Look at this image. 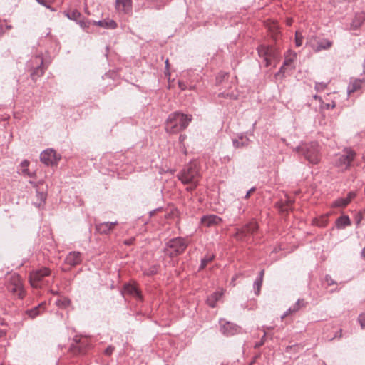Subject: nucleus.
Segmentation results:
<instances>
[{
    "label": "nucleus",
    "instance_id": "f257e3e1",
    "mask_svg": "<svg viewBox=\"0 0 365 365\" xmlns=\"http://www.w3.org/2000/svg\"><path fill=\"white\" fill-rule=\"evenodd\" d=\"M192 120V115L180 111L171 113L166 120L165 129L168 133H178L186 129Z\"/></svg>",
    "mask_w": 365,
    "mask_h": 365
},
{
    "label": "nucleus",
    "instance_id": "f03ea898",
    "mask_svg": "<svg viewBox=\"0 0 365 365\" xmlns=\"http://www.w3.org/2000/svg\"><path fill=\"white\" fill-rule=\"evenodd\" d=\"M178 178L182 183L189 185L187 187V190H194L197 187L200 178V173L197 163L190 162L178 174Z\"/></svg>",
    "mask_w": 365,
    "mask_h": 365
},
{
    "label": "nucleus",
    "instance_id": "7ed1b4c3",
    "mask_svg": "<svg viewBox=\"0 0 365 365\" xmlns=\"http://www.w3.org/2000/svg\"><path fill=\"white\" fill-rule=\"evenodd\" d=\"M294 150L302 155L310 163L317 164L319 162V144L317 142L302 143Z\"/></svg>",
    "mask_w": 365,
    "mask_h": 365
},
{
    "label": "nucleus",
    "instance_id": "20e7f679",
    "mask_svg": "<svg viewBox=\"0 0 365 365\" xmlns=\"http://www.w3.org/2000/svg\"><path fill=\"white\" fill-rule=\"evenodd\" d=\"M188 246L185 238L177 237L169 240L164 247V252L173 258L182 254Z\"/></svg>",
    "mask_w": 365,
    "mask_h": 365
},
{
    "label": "nucleus",
    "instance_id": "39448f33",
    "mask_svg": "<svg viewBox=\"0 0 365 365\" xmlns=\"http://www.w3.org/2000/svg\"><path fill=\"white\" fill-rule=\"evenodd\" d=\"M356 155V153L351 148H346L335 155L334 165L340 171H345L351 166Z\"/></svg>",
    "mask_w": 365,
    "mask_h": 365
},
{
    "label": "nucleus",
    "instance_id": "423d86ee",
    "mask_svg": "<svg viewBox=\"0 0 365 365\" xmlns=\"http://www.w3.org/2000/svg\"><path fill=\"white\" fill-rule=\"evenodd\" d=\"M307 43L315 52L329 50L333 45V41L321 36L311 35L307 38Z\"/></svg>",
    "mask_w": 365,
    "mask_h": 365
},
{
    "label": "nucleus",
    "instance_id": "0eeeda50",
    "mask_svg": "<svg viewBox=\"0 0 365 365\" xmlns=\"http://www.w3.org/2000/svg\"><path fill=\"white\" fill-rule=\"evenodd\" d=\"M43 59L41 55H36L33 58L28 66L33 68L31 76L34 81H36L37 78L41 76L44 73L45 68L43 67Z\"/></svg>",
    "mask_w": 365,
    "mask_h": 365
},
{
    "label": "nucleus",
    "instance_id": "6e6552de",
    "mask_svg": "<svg viewBox=\"0 0 365 365\" xmlns=\"http://www.w3.org/2000/svg\"><path fill=\"white\" fill-rule=\"evenodd\" d=\"M51 271L46 267H41L30 273V282L32 287H39L41 286V283L45 277L50 275Z\"/></svg>",
    "mask_w": 365,
    "mask_h": 365
},
{
    "label": "nucleus",
    "instance_id": "1a4fd4ad",
    "mask_svg": "<svg viewBox=\"0 0 365 365\" xmlns=\"http://www.w3.org/2000/svg\"><path fill=\"white\" fill-rule=\"evenodd\" d=\"M40 159L43 163L49 166L57 165L61 156L58 155L53 149L49 148L41 152Z\"/></svg>",
    "mask_w": 365,
    "mask_h": 365
},
{
    "label": "nucleus",
    "instance_id": "9d476101",
    "mask_svg": "<svg viewBox=\"0 0 365 365\" xmlns=\"http://www.w3.org/2000/svg\"><path fill=\"white\" fill-rule=\"evenodd\" d=\"M9 292L16 294L19 298L24 297V290L20 277L18 275H13L11 282L8 285Z\"/></svg>",
    "mask_w": 365,
    "mask_h": 365
},
{
    "label": "nucleus",
    "instance_id": "9b49d317",
    "mask_svg": "<svg viewBox=\"0 0 365 365\" xmlns=\"http://www.w3.org/2000/svg\"><path fill=\"white\" fill-rule=\"evenodd\" d=\"M220 331L225 336H233L240 331V327L230 322H225L223 319H220Z\"/></svg>",
    "mask_w": 365,
    "mask_h": 365
},
{
    "label": "nucleus",
    "instance_id": "f8f14e48",
    "mask_svg": "<svg viewBox=\"0 0 365 365\" xmlns=\"http://www.w3.org/2000/svg\"><path fill=\"white\" fill-rule=\"evenodd\" d=\"M87 340L76 336L71 344L69 351L73 354H83L85 351Z\"/></svg>",
    "mask_w": 365,
    "mask_h": 365
},
{
    "label": "nucleus",
    "instance_id": "ddd939ff",
    "mask_svg": "<svg viewBox=\"0 0 365 365\" xmlns=\"http://www.w3.org/2000/svg\"><path fill=\"white\" fill-rule=\"evenodd\" d=\"M115 10L119 14H130L132 13V0H115Z\"/></svg>",
    "mask_w": 365,
    "mask_h": 365
},
{
    "label": "nucleus",
    "instance_id": "4468645a",
    "mask_svg": "<svg viewBox=\"0 0 365 365\" xmlns=\"http://www.w3.org/2000/svg\"><path fill=\"white\" fill-rule=\"evenodd\" d=\"M258 229V225L255 222H250L247 224L241 230H239L237 232V237L242 240L244 237H246L247 235L254 233Z\"/></svg>",
    "mask_w": 365,
    "mask_h": 365
},
{
    "label": "nucleus",
    "instance_id": "2eb2a0df",
    "mask_svg": "<svg viewBox=\"0 0 365 365\" xmlns=\"http://www.w3.org/2000/svg\"><path fill=\"white\" fill-rule=\"evenodd\" d=\"M122 294L131 296L138 300L143 299V297L141 295L140 292L137 288V287L133 284L129 283L125 284L122 291Z\"/></svg>",
    "mask_w": 365,
    "mask_h": 365
},
{
    "label": "nucleus",
    "instance_id": "dca6fc26",
    "mask_svg": "<svg viewBox=\"0 0 365 365\" xmlns=\"http://www.w3.org/2000/svg\"><path fill=\"white\" fill-rule=\"evenodd\" d=\"M82 262V256L80 252L72 251L70 252L66 259L65 262L72 267L80 264Z\"/></svg>",
    "mask_w": 365,
    "mask_h": 365
},
{
    "label": "nucleus",
    "instance_id": "f3484780",
    "mask_svg": "<svg viewBox=\"0 0 365 365\" xmlns=\"http://www.w3.org/2000/svg\"><path fill=\"white\" fill-rule=\"evenodd\" d=\"M259 56L263 58L264 66L268 67L271 63L272 51L266 46H260L257 48Z\"/></svg>",
    "mask_w": 365,
    "mask_h": 365
},
{
    "label": "nucleus",
    "instance_id": "a211bd4d",
    "mask_svg": "<svg viewBox=\"0 0 365 365\" xmlns=\"http://www.w3.org/2000/svg\"><path fill=\"white\" fill-rule=\"evenodd\" d=\"M117 224V221L113 222H104L98 223L96 225V230L99 234L106 235L108 234L113 230V227Z\"/></svg>",
    "mask_w": 365,
    "mask_h": 365
},
{
    "label": "nucleus",
    "instance_id": "6ab92c4d",
    "mask_svg": "<svg viewBox=\"0 0 365 365\" xmlns=\"http://www.w3.org/2000/svg\"><path fill=\"white\" fill-rule=\"evenodd\" d=\"M224 289H219L210 296L207 297L206 302L210 307H215L217 302L222 298L224 294Z\"/></svg>",
    "mask_w": 365,
    "mask_h": 365
},
{
    "label": "nucleus",
    "instance_id": "aec40b11",
    "mask_svg": "<svg viewBox=\"0 0 365 365\" xmlns=\"http://www.w3.org/2000/svg\"><path fill=\"white\" fill-rule=\"evenodd\" d=\"M92 24L106 29H115L118 27V24L108 18L100 21H93Z\"/></svg>",
    "mask_w": 365,
    "mask_h": 365
},
{
    "label": "nucleus",
    "instance_id": "412c9836",
    "mask_svg": "<svg viewBox=\"0 0 365 365\" xmlns=\"http://www.w3.org/2000/svg\"><path fill=\"white\" fill-rule=\"evenodd\" d=\"M221 221L222 219L215 215H205L201 218V223L206 227L218 225Z\"/></svg>",
    "mask_w": 365,
    "mask_h": 365
},
{
    "label": "nucleus",
    "instance_id": "4be33fe9",
    "mask_svg": "<svg viewBox=\"0 0 365 365\" xmlns=\"http://www.w3.org/2000/svg\"><path fill=\"white\" fill-rule=\"evenodd\" d=\"M297 60V53L292 51H288L284 56V66L287 68L293 69L295 68L294 63Z\"/></svg>",
    "mask_w": 365,
    "mask_h": 365
},
{
    "label": "nucleus",
    "instance_id": "5701e85b",
    "mask_svg": "<svg viewBox=\"0 0 365 365\" xmlns=\"http://www.w3.org/2000/svg\"><path fill=\"white\" fill-rule=\"evenodd\" d=\"M306 306V302L303 299H299L294 305L290 307L281 317L282 319H284L286 316L298 312L301 308L304 307Z\"/></svg>",
    "mask_w": 365,
    "mask_h": 365
},
{
    "label": "nucleus",
    "instance_id": "b1692460",
    "mask_svg": "<svg viewBox=\"0 0 365 365\" xmlns=\"http://www.w3.org/2000/svg\"><path fill=\"white\" fill-rule=\"evenodd\" d=\"M365 21V12L361 11L355 14L352 22L351 23V29H358Z\"/></svg>",
    "mask_w": 365,
    "mask_h": 365
},
{
    "label": "nucleus",
    "instance_id": "393cba45",
    "mask_svg": "<svg viewBox=\"0 0 365 365\" xmlns=\"http://www.w3.org/2000/svg\"><path fill=\"white\" fill-rule=\"evenodd\" d=\"M45 305L46 304L44 302L39 304L38 306L31 309H28L26 312V314L31 318L34 319L37 316H38L41 313L44 312L45 310Z\"/></svg>",
    "mask_w": 365,
    "mask_h": 365
},
{
    "label": "nucleus",
    "instance_id": "a878e982",
    "mask_svg": "<svg viewBox=\"0 0 365 365\" xmlns=\"http://www.w3.org/2000/svg\"><path fill=\"white\" fill-rule=\"evenodd\" d=\"M364 83V81L361 79H351L347 87L348 94L350 95L351 93L359 90Z\"/></svg>",
    "mask_w": 365,
    "mask_h": 365
},
{
    "label": "nucleus",
    "instance_id": "bb28decb",
    "mask_svg": "<svg viewBox=\"0 0 365 365\" xmlns=\"http://www.w3.org/2000/svg\"><path fill=\"white\" fill-rule=\"evenodd\" d=\"M249 138L242 134L239 135L238 138L232 140V144L235 148L247 147L249 145Z\"/></svg>",
    "mask_w": 365,
    "mask_h": 365
},
{
    "label": "nucleus",
    "instance_id": "cd10ccee",
    "mask_svg": "<svg viewBox=\"0 0 365 365\" xmlns=\"http://www.w3.org/2000/svg\"><path fill=\"white\" fill-rule=\"evenodd\" d=\"M46 193L44 192H39L36 190V200L34 202V205L37 207H43L46 203Z\"/></svg>",
    "mask_w": 365,
    "mask_h": 365
},
{
    "label": "nucleus",
    "instance_id": "c85d7f7f",
    "mask_svg": "<svg viewBox=\"0 0 365 365\" xmlns=\"http://www.w3.org/2000/svg\"><path fill=\"white\" fill-rule=\"evenodd\" d=\"M63 14L70 20L77 22L83 15L78 10L64 11Z\"/></svg>",
    "mask_w": 365,
    "mask_h": 365
},
{
    "label": "nucleus",
    "instance_id": "c756f323",
    "mask_svg": "<svg viewBox=\"0 0 365 365\" xmlns=\"http://www.w3.org/2000/svg\"><path fill=\"white\" fill-rule=\"evenodd\" d=\"M351 224L350 219L346 215H342L336 220V226L339 229H343Z\"/></svg>",
    "mask_w": 365,
    "mask_h": 365
},
{
    "label": "nucleus",
    "instance_id": "7c9ffc66",
    "mask_svg": "<svg viewBox=\"0 0 365 365\" xmlns=\"http://www.w3.org/2000/svg\"><path fill=\"white\" fill-rule=\"evenodd\" d=\"M215 258L213 254H206L201 259L199 270H202L205 268L208 263L211 262Z\"/></svg>",
    "mask_w": 365,
    "mask_h": 365
},
{
    "label": "nucleus",
    "instance_id": "2f4dec72",
    "mask_svg": "<svg viewBox=\"0 0 365 365\" xmlns=\"http://www.w3.org/2000/svg\"><path fill=\"white\" fill-rule=\"evenodd\" d=\"M349 202L345 197H340L334 200L331 205L333 207H346Z\"/></svg>",
    "mask_w": 365,
    "mask_h": 365
},
{
    "label": "nucleus",
    "instance_id": "473e14b6",
    "mask_svg": "<svg viewBox=\"0 0 365 365\" xmlns=\"http://www.w3.org/2000/svg\"><path fill=\"white\" fill-rule=\"evenodd\" d=\"M329 214H326L320 217L319 219L315 220V223L319 227H325L328 223Z\"/></svg>",
    "mask_w": 365,
    "mask_h": 365
},
{
    "label": "nucleus",
    "instance_id": "72a5a7b5",
    "mask_svg": "<svg viewBox=\"0 0 365 365\" xmlns=\"http://www.w3.org/2000/svg\"><path fill=\"white\" fill-rule=\"evenodd\" d=\"M76 23L84 30L88 29L91 24V22L84 16H82Z\"/></svg>",
    "mask_w": 365,
    "mask_h": 365
},
{
    "label": "nucleus",
    "instance_id": "f704fd0d",
    "mask_svg": "<svg viewBox=\"0 0 365 365\" xmlns=\"http://www.w3.org/2000/svg\"><path fill=\"white\" fill-rule=\"evenodd\" d=\"M262 280H260V279H255L254 283H253V288L255 290V294L256 295H259L260 294L261 287L262 285Z\"/></svg>",
    "mask_w": 365,
    "mask_h": 365
},
{
    "label": "nucleus",
    "instance_id": "c9c22d12",
    "mask_svg": "<svg viewBox=\"0 0 365 365\" xmlns=\"http://www.w3.org/2000/svg\"><path fill=\"white\" fill-rule=\"evenodd\" d=\"M304 36L302 32L297 31L295 33V45L297 47H299L303 43Z\"/></svg>",
    "mask_w": 365,
    "mask_h": 365
},
{
    "label": "nucleus",
    "instance_id": "e433bc0d",
    "mask_svg": "<svg viewBox=\"0 0 365 365\" xmlns=\"http://www.w3.org/2000/svg\"><path fill=\"white\" fill-rule=\"evenodd\" d=\"M18 173L25 177L34 178L36 176V172H30L28 168L19 169Z\"/></svg>",
    "mask_w": 365,
    "mask_h": 365
},
{
    "label": "nucleus",
    "instance_id": "4c0bfd02",
    "mask_svg": "<svg viewBox=\"0 0 365 365\" xmlns=\"http://www.w3.org/2000/svg\"><path fill=\"white\" fill-rule=\"evenodd\" d=\"M219 96L222 98L235 100L237 98V94L234 92H222L219 94Z\"/></svg>",
    "mask_w": 365,
    "mask_h": 365
},
{
    "label": "nucleus",
    "instance_id": "58836bf2",
    "mask_svg": "<svg viewBox=\"0 0 365 365\" xmlns=\"http://www.w3.org/2000/svg\"><path fill=\"white\" fill-rule=\"evenodd\" d=\"M71 303V301L68 298H63L62 299H58L56 302V304L57 306L60 307H67Z\"/></svg>",
    "mask_w": 365,
    "mask_h": 365
},
{
    "label": "nucleus",
    "instance_id": "ea45409f",
    "mask_svg": "<svg viewBox=\"0 0 365 365\" xmlns=\"http://www.w3.org/2000/svg\"><path fill=\"white\" fill-rule=\"evenodd\" d=\"M158 272V267L157 266H152L149 267L148 269H145L143 271L144 274L148 276H151L157 274Z\"/></svg>",
    "mask_w": 365,
    "mask_h": 365
},
{
    "label": "nucleus",
    "instance_id": "a19ab883",
    "mask_svg": "<svg viewBox=\"0 0 365 365\" xmlns=\"http://www.w3.org/2000/svg\"><path fill=\"white\" fill-rule=\"evenodd\" d=\"M327 86V83H324V82H317L315 83V89L317 90V92H321L322 91H324L326 87Z\"/></svg>",
    "mask_w": 365,
    "mask_h": 365
},
{
    "label": "nucleus",
    "instance_id": "79ce46f5",
    "mask_svg": "<svg viewBox=\"0 0 365 365\" xmlns=\"http://www.w3.org/2000/svg\"><path fill=\"white\" fill-rule=\"evenodd\" d=\"M358 321L362 328H365V313L359 314Z\"/></svg>",
    "mask_w": 365,
    "mask_h": 365
},
{
    "label": "nucleus",
    "instance_id": "37998d69",
    "mask_svg": "<svg viewBox=\"0 0 365 365\" xmlns=\"http://www.w3.org/2000/svg\"><path fill=\"white\" fill-rule=\"evenodd\" d=\"M115 350V347L113 346H108L104 351V354L106 356H110Z\"/></svg>",
    "mask_w": 365,
    "mask_h": 365
},
{
    "label": "nucleus",
    "instance_id": "c03bdc74",
    "mask_svg": "<svg viewBox=\"0 0 365 365\" xmlns=\"http://www.w3.org/2000/svg\"><path fill=\"white\" fill-rule=\"evenodd\" d=\"M287 68V66H284V64H282V66L280 67L279 71L275 73V76H274L275 78H277L280 75H282L283 76L284 73Z\"/></svg>",
    "mask_w": 365,
    "mask_h": 365
},
{
    "label": "nucleus",
    "instance_id": "a18cd8bd",
    "mask_svg": "<svg viewBox=\"0 0 365 365\" xmlns=\"http://www.w3.org/2000/svg\"><path fill=\"white\" fill-rule=\"evenodd\" d=\"M178 86L182 91H185L188 88L186 83L182 81H178Z\"/></svg>",
    "mask_w": 365,
    "mask_h": 365
},
{
    "label": "nucleus",
    "instance_id": "49530a36",
    "mask_svg": "<svg viewBox=\"0 0 365 365\" xmlns=\"http://www.w3.org/2000/svg\"><path fill=\"white\" fill-rule=\"evenodd\" d=\"M240 276H242V274L241 273H237L235 274L232 279H231V282H230V284L232 285V286H235V280H237Z\"/></svg>",
    "mask_w": 365,
    "mask_h": 365
},
{
    "label": "nucleus",
    "instance_id": "de8ad7c7",
    "mask_svg": "<svg viewBox=\"0 0 365 365\" xmlns=\"http://www.w3.org/2000/svg\"><path fill=\"white\" fill-rule=\"evenodd\" d=\"M356 197V193L354 192H349L347 195V197H345L349 202H351V200Z\"/></svg>",
    "mask_w": 365,
    "mask_h": 365
},
{
    "label": "nucleus",
    "instance_id": "09e8293b",
    "mask_svg": "<svg viewBox=\"0 0 365 365\" xmlns=\"http://www.w3.org/2000/svg\"><path fill=\"white\" fill-rule=\"evenodd\" d=\"M29 165V161L27 160H24L19 165V167H21V169L22 168H27Z\"/></svg>",
    "mask_w": 365,
    "mask_h": 365
},
{
    "label": "nucleus",
    "instance_id": "8fccbe9b",
    "mask_svg": "<svg viewBox=\"0 0 365 365\" xmlns=\"http://www.w3.org/2000/svg\"><path fill=\"white\" fill-rule=\"evenodd\" d=\"M325 279H326L328 285H332V284H335V282L329 275L326 276Z\"/></svg>",
    "mask_w": 365,
    "mask_h": 365
},
{
    "label": "nucleus",
    "instance_id": "3c124183",
    "mask_svg": "<svg viewBox=\"0 0 365 365\" xmlns=\"http://www.w3.org/2000/svg\"><path fill=\"white\" fill-rule=\"evenodd\" d=\"M255 190V187H251L246 193L245 196V199H247L250 197V195Z\"/></svg>",
    "mask_w": 365,
    "mask_h": 365
},
{
    "label": "nucleus",
    "instance_id": "603ef678",
    "mask_svg": "<svg viewBox=\"0 0 365 365\" xmlns=\"http://www.w3.org/2000/svg\"><path fill=\"white\" fill-rule=\"evenodd\" d=\"M264 275V270L262 269L259 272V275L256 279H260V280L263 281Z\"/></svg>",
    "mask_w": 365,
    "mask_h": 365
},
{
    "label": "nucleus",
    "instance_id": "864d4df0",
    "mask_svg": "<svg viewBox=\"0 0 365 365\" xmlns=\"http://www.w3.org/2000/svg\"><path fill=\"white\" fill-rule=\"evenodd\" d=\"M38 4L43 5L44 6H47L48 1L47 0H36Z\"/></svg>",
    "mask_w": 365,
    "mask_h": 365
},
{
    "label": "nucleus",
    "instance_id": "5fc2aeb1",
    "mask_svg": "<svg viewBox=\"0 0 365 365\" xmlns=\"http://www.w3.org/2000/svg\"><path fill=\"white\" fill-rule=\"evenodd\" d=\"M187 136L186 135H184V134H181L180 136H179V142L180 143H182L184 142V140L186 139Z\"/></svg>",
    "mask_w": 365,
    "mask_h": 365
},
{
    "label": "nucleus",
    "instance_id": "6e6d98bb",
    "mask_svg": "<svg viewBox=\"0 0 365 365\" xmlns=\"http://www.w3.org/2000/svg\"><path fill=\"white\" fill-rule=\"evenodd\" d=\"M4 34V26L1 22V20L0 19V36H2Z\"/></svg>",
    "mask_w": 365,
    "mask_h": 365
},
{
    "label": "nucleus",
    "instance_id": "4d7b16f0",
    "mask_svg": "<svg viewBox=\"0 0 365 365\" xmlns=\"http://www.w3.org/2000/svg\"><path fill=\"white\" fill-rule=\"evenodd\" d=\"M6 335V331L4 329H0V338L5 337Z\"/></svg>",
    "mask_w": 365,
    "mask_h": 365
},
{
    "label": "nucleus",
    "instance_id": "13d9d810",
    "mask_svg": "<svg viewBox=\"0 0 365 365\" xmlns=\"http://www.w3.org/2000/svg\"><path fill=\"white\" fill-rule=\"evenodd\" d=\"M286 22H287V25H288V26H291V25H292V19L288 18V19H287Z\"/></svg>",
    "mask_w": 365,
    "mask_h": 365
},
{
    "label": "nucleus",
    "instance_id": "bf43d9fd",
    "mask_svg": "<svg viewBox=\"0 0 365 365\" xmlns=\"http://www.w3.org/2000/svg\"><path fill=\"white\" fill-rule=\"evenodd\" d=\"M341 336V329H340L335 335V337L340 338Z\"/></svg>",
    "mask_w": 365,
    "mask_h": 365
},
{
    "label": "nucleus",
    "instance_id": "052dcab7",
    "mask_svg": "<svg viewBox=\"0 0 365 365\" xmlns=\"http://www.w3.org/2000/svg\"><path fill=\"white\" fill-rule=\"evenodd\" d=\"M133 240V239L125 240V244H126V245H131V244H132Z\"/></svg>",
    "mask_w": 365,
    "mask_h": 365
},
{
    "label": "nucleus",
    "instance_id": "680f3d73",
    "mask_svg": "<svg viewBox=\"0 0 365 365\" xmlns=\"http://www.w3.org/2000/svg\"><path fill=\"white\" fill-rule=\"evenodd\" d=\"M29 182L34 187H37V185L35 182L32 181V180H29Z\"/></svg>",
    "mask_w": 365,
    "mask_h": 365
},
{
    "label": "nucleus",
    "instance_id": "e2e57ef3",
    "mask_svg": "<svg viewBox=\"0 0 365 365\" xmlns=\"http://www.w3.org/2000/svg\"><path fill=\"white\" fill-rule=\"evenodd\" d=\"M361 256L363 257L364 259H365V247L363 248L361 251Z\"/></svg>",
    "mask_w": 365,
    "mask_h": 365
},
{
    "label": "nucleus",
    "instance_id": "0e129e2a",
    "mask_svg": "<svg viewBox=\"0 0 365 365\" xmlns=\"http://www.w3.org/2000/svg\"><path fill=\"white\" fill-rule=\"evenodd\" d=\"M12 28V26L11 25H6V29H11Z\"/></svg>",
    "mask_w": 365,
    "mask_h": 365
},
{
    "label": "nucleus",
    "instance_id": "69168bd1",
    "mask_svg": "<svg viewBox=\"0 0 365 365\" xmlns=\"http://www.w3.org/2000/svg\"><path fill=\"white\" fill-rule=\"evenodd\" d=\"M168 66V60L167 59L165 61V67L167 68Z\"/></svg>",
    "mask_w": 365,
    "mask_h": 365
},
{
    "label": "nucleus",
    "instance_id": "338daca9",
    "mask_svg": "<svg viewBox=\"0 0 365 365\" xmlns=\"http://www.w3.org/2000/svg\"><path fill=\"white\" fill-rule=\"evenodd\" d=\"M265 336H266V334H264L263 335L262 339H263Z\"/></svg>",
    "mask_w": 365,
    "mask_h": 365
},
{
    "label": "nucleus",
    "instance_id": "774afa93",
    "mask_svg": "<svg viewBox=\"0 0 365 365\" xmlns=\"http://www.w3.org/2000/svg\"><path fill=\"white\" fill-rule=\"evenodd\" d=\"M364 211H365V209H364Z\"/></svg>",
    "mask_w": 365,
    "mask_h": 365
}]
</instances>
